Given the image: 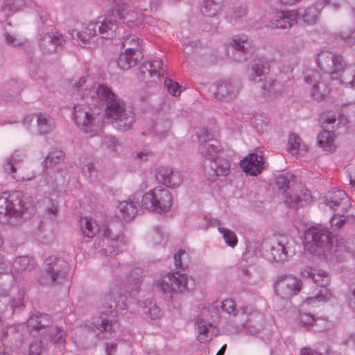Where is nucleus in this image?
Listing matches in <instances>:
<instances>
[{
    "label": "nucleus",
    "mask_w": 355,
    "mask_h": 355,
    "mask_svg": "<svg viewBox=\"0 0 355 355\" xmlns=\"http://www.w3.org/2000/svg\"><path fill=\"white\" fill-rule=\"evenodd\" d=\"M305 249L327 259L343 261L354 255L352 248L343 239H337L327 227H311L304 234Z\"/></svg>",
    "instance_id": "obj_1"
},
{
    "label": "nucleus",
    "mask_w": 355,
    "mask_h": 355,
    "mask_svg": "<svg viewBox=\"0 0 355 355\" xmlns=\"http://www.w3.org/2000/svg\"><path fill=\"white\" fill-rule=\"evenodd\" d=\"M128 308L126 296L113 288L105 294L102 311L98 315L92 318V324L101 332L112 335L119 328V322L116 318L124 315Z\"/></svg>",
    "instance_id": "obj_2"
},
{
    "label": "nucleus",
    "mask_w": 355,
    "mask_h": 355,
    "mask_svg": "<svg viewBox=\"0 0 355 355\" xmlns=\"http://www.w3.org/2000/svg\"><path fill=\"white\" fill-rule=\"evenodd\" d=\"M36 209L33 198L20 191L0 193V215L20 221L31 218Z\"/></svg>",
    "instance_id": "obj_3"
},
{
    "label": "nucleus",
    "mask_w": 355,
    "mask_h": 355,
    "mask_svg": "<svg viewBox=\"0 0 355 355\" xmlns=\"http://www.w3.org/2000/svg\"><path fill=\"white\" fill-rule=\"evenodd\" d=\"M105 105V115L112 121L116 129L125 132L132 128L135 117L133 113L126 110L125 103L123 99L116 95Z\"/></svg>",
    "instance_id": "obj_4"
},
{
    "label": "nucleus",
    "mask_w": 355,
    "mask_h": 355,
    "mask_svg": "<svg viewBox=\"0 0 355 355\" xmlns=\"http://www.w3.org/2000/svg\"><path fill=\"white\" fill-rule=\"evenodd\" d=\"M173 203L172 194L169 190L157 187L145 193L141 199V206L150 212L163 214L168 212Z\"/></svg>",
    "instance_id": "obj_5"
},
{
    "label": "nucleus",
    "mask_w": 355,
    "mask_h": 355,
    "mask_svg": "<svg viewBox=\"0 0 355 355\" xmlns=\"http://www.w3.org/2000/svg\"><path fill=\"white\" fill-rule=\"evenodd\" d=\"M70 266L64 259L58 256L46 258V285L61 286L68 282Z\"/></svg>",
    "instance_id": "obj_6"
},
{
    "label": "nucleus",
    "mask_w": 355,
    "mask_h": 355,
    "mask_svg": "<svg viewBox=\"0 0 355 355\" xmlns=\"http://www.w3.org/2000/svg\"><path fill=\"white\" fill-rule=\"evenodd\" d=\"M315 60L318 67L323 72L322 76L332 80H338L341 72L347 67L342 55L333 54L327 51L320 52Z\"/></svg>",
    "instance_id": "obj_7"
},
{
    "label": "nucleus",
    "mask_w": 355,
    "mask_h": 355,
    "mask_svg": "<svg viewBox=\"0 0 355 355\" xmlns=\"http://www.w3.org/2000/svg\"><path fill=\"white\" fill-rule=\"evenodd\" d=\"M188 278L185 273H181L180 271L175 272H168L162 278L157 281V286L164 295L166 301H171L173 296L177 293H183L188 291Z\"/></svg>",
    "instance_id": "obj_8"
},
{
    "label": "nucleus",
    "mask_w": 355,
    "mask_h": 355,
    "mask_svg": "<svg viewBox=\"0 0 355 355\" xmlns=\"http://www.w3.org/2000/svg\"><path fill=\"white\" fill-rule=\"evenodd\" d=\"M125 245L122 233L114 232L110 227L103 229L101 238H97L94 243V248L105 256L117 255Z\"/></svg>",
    "instance_id": "obj_9"
},
{
    "label": "nucleus",
    "mask_w": 355,
    "mask_h": 355,
    "mask_svg": "<svg viewBox=\"0 0 355 355\" xmlns=\"http://www.w3.org/2000/svg\"><path fill=\"white\" fill-rule=\"evenodd\" d=\"M301 275L303 277L311 278L316 285L322 288L315 297H307L306 300L307 303L310 304L315 300L326 302L331 299L332 294L331 291L327 288L331 279L327 272L311 266H306L301 270Z\"/></svg>",
    "instance_id": "obj_10"
},
{
    "label": "nucleus",
    "mask_w": 355,
    "mask_h": 355,
    "mask_svg": "<svg viewBox=\"0 0 355 355\" xmlns=\"http://www.w3.org/2000/svg\"><path fill=\"white\" fill-rule=\"evenodd\" d=\"M302 282L291 275L277 276L274 281V290L277 296L289 300L297 295L302 288Z\"/></svg>",
    "instance_id": "obj_11"
},
{
    "label": "nucleus",
    "mask_w": 355,
    "mask_h": 355,
    "mask_svg": "<svg viewBox=\"0 0 355 355\" xmlns=\"http://www.w3.org/2000/svg\"><path fill=\"white\" fill-rule=\"evenodd\" d=\"M98 114L99 112H96V107L89 100V103L85 101L84 104L76 105L73 107L72 116L75 123L87 132L94 124L95 115Z\"/></svg>",
    "instance_id": "obj_12"
},
{
    "label": "nucleus",
    "mask_w": 355,
    "mask_h": 355,
    "mask_svg": "<svg viewBox=\"0 0 355 355\" xmlns=\"http://www.w3.org/2000/svg\"><path fill=\"white\" fill-rule=\"evenodd\" d=\"M328 79V78L322 76V74L315 71L304 76L305 83L313 84L311 88V96L315 101H323L330 94L331 87L327 82Z\"/></svg>",
    "instance_id": "obj_13"
},
{
    "label": "nucleus",
    "mask_w": 355,
    "mask_h": 355,
    "mask_svg": "<svg viewBox=\"0 0 355 355\" xmlns=\"http://www.w3.org/2000/svg\"><path fill=\"white\" fill-rule=\"evenodd\" d=\"M214 97L220 101L227 102L236 98L239 93L241 85L239 82L230 79H222L214 85Z\"/></svg>",
    "instance_id": "obj_14"
},
{
    "label": "nucleus",
    "mask_w": 355,
    "mask_h": 355,
    "mask_svg": "<svg viewBox=\"0 0 355 355\" xmlns=\"http://www.w3.org/2000/svg\"><path fill=\"white\" fill-rule=\"evenodd\" d=\"M114 6L112 9V15L121 20L128 26H134L138 19V13L133 4L122 0L118 1L114 0Z\"/></svg>",
    "instance_id": "obj_15"
},
{
    "label": "nucleus",
    "mask_w": 355,
    "mask_h": 355,
    "mask_svg": "<svg viewBox=\"0 0 355 355\" xmlns=\"http://www.w3.org/2000/svg\"><path fill=\"white\" fill-rule=\"evenodd\" d=\"M324 203L335 212L346 213L350 207L349 199L345 191L333 189L324 198Z\"/></svg>",
    "instance_id": "obj_16"
},
{
    "label": "nucleus",
    "mask_w": 355,
    "mask_h": 355,
    "mask_svg": "<svg viewBox=\"0 0 355 355\" xmlns=\"http://www.w3.org/2000/svg\"><path fill=\"white\" fill-rule=\"evenodd\" d=\"M143 278V270L141 268H134L121 282V285L130 297H136L139 293Z\"/></svg>",
    "instance_id": "obj_17"
},
{
    "label": "nucleus",
    "mask_w": 355,
    "mask_h": 355,
    "mask_svg": "<svg viewBox=\"0 0 355 355\" xmlns=\"http://www.w3.org/2000/svg\"><path fill=\"white\" fill-rule=\"evenodd\" d=\"M155 177L159 182L169 188H176L183 181V176L180 171L173 170L167 166L158 168L155 173Z\"/></svg>",
    "instance_id": "obj_18"
},
{
    "label": "nucleus",
    "mask_w": 355,
    "mask_h": 355,
    "mask_svg": "<svg viewBox=\"0 0 355 355\" xmlns=\"http://www.w3.org/2000/svg\"><path fill=\"white\" fill-rule=\"evenodd\" d=\"M275 28L289 29L297 22V12L295 10L277 11L270 20Z\"/></svg>",
    "instance_id": "obj_19"
},
{
    "label": "nucleus",
    "mask_w": 355,
    "mask_h": 355,
    "mask_svg": "<svg viewBox=\"0 0 355 355\" xmlns=\"http://www.w3.org/2000/svg\"><path fill=\"white\" fill-rule=\"evenodd\" d=\"M240 166L246 174L257 176L264 168L263 158L256 153H250L241 161Z\"/></svg>",
    "instance_id": "obj_20"
},
{
    "label": "nucleus",
    "mask_w": 355,
    "mask_h": 355,
    "mask_svg": "<svg viewBox=\"0 0 355 355\" xmlns=\"http://www.w3.org/2000/svg\"><path fill=\"white\" fill-rule=\"evenodd\" d=\"M200 144L198 151L202 157L211 162L218 157V153L221 150L219 142L216 139H204L198 136Z\"/></svg>",
    "instance_id": "obj_21"
},
{
    "label": "nucleus",
    "mask_w": 355,
    "mask_h": 355,
    "mask_svg": "<svg viewBox=\"0 0 355 355\" xmlns=\"http://www.w3.org/2000/svg\"><path fill=\"white\" fill-rule=\"evenodd\" d=\"M116 94L105 84H99L90 92L89 101L94 107L107 104L109 100L115 98Z\"/></svg>",
    "instance_id": "obj_22"
},
{
    "label": "nucleus",
    "mask_w": 355,
    "mask_h": 355,
    "mask_svg": "<svg viewBox=\"0 0 355 355\" xmlns=\"http://www.w3.org/2000/svg\"><path fill=\"white\" fill-rule=\"evenodd\" d=\"M37 268L35 259L29 256H19L15 259L12 263V274L15 279L23 272H30Z\"/></svg>",
    "instance_id": "obj_23"
},
{
    "label": "nucleus",
    "mask_w": 355,
    "mask_h": 355,
    "mask_svg": "<svg viewBox=\"0 0 355 355\" xmlns=\"http://www.w3.org/2000/svg\"><path fill=\"white\" fill-rule=\"evenodd\" d=\"M248 44L247 37L245 35H236L232 38L230 42V46L232 48V59L236 62H244L248 59L250 55L245 44Z\"/></svg>",
    "instance_id": "obj_24"
},
{
    "label": "nucleus",
    "mask_w": 355,
    "mask_h": 355,
    "mask_svg": "<svg viewBox=\"0 0 355 355\" xmlns=\"http://www.w3.org/2000/svg\"><path fill=\"white\" fill-rule=\"evenodd\" d=\"M270 72V64L263 58L254 59L249 70V78L253 82H261Z\"/></svg>",
    "instance_id": "obj_25"
},
{
    "label": "nucleus",
    "mask_w": 355,
    "mask_h": 355,
    "mask_svg": "<svg viewBox=\"0 0 355 355\" xmlns=\"http://www.w3.org/2000/svg\"><path fill=\"white\" fill-rule=\"evenodd\" d=\"M231 162L226 158H216L211 162L210 168L212 172L209 180L215 182L219 177H226L230 173Z\"/></svg>",
    "instance_id": "obj_26"
},
{
    "label": "nucleus",
    "mask_w": 355,
    "mask_h": 355,
    "mask_svg": "<svg viewBox=\"0 0 355 355\" xmlns=\"http://www.w3.org/2000/svg\"><path fill=\"white\" fill-rule=\"evenodd\" d=\"M140 53H137L132 49L126 48L124 52L119 55L116 59L117 65L122 70H128L137 65Z\"/></svg>",
    "instance_id": "obj_27"
},
{
    "label": "nucleus",
    "mask_w": 355,
    "mask_h": 355,
    "mask_svg": "<svg viewBox=\"0 0 355 355\" xmlns=\"http://www.w3.org/2000/svg\"><path fill=\"white\" fill-rule=\"evenodd\" d=\"M118 216L125 221L133 219L138 212V202L130 198L121 201L118 206Z\"/></svg>",
    "instance_id": "obj_28"
},
{
    "label": "nucleus",
    "mask_w": 355,
    "mask_h": 355,
    "mask_svg": "<svg viewBox=\"0 0 355 355\" xmlns=\"http://www.w3.org/2000/svg\"><path fill=\"white\" fill-rule=\"evenodd\" d=\"M295 10L297 12V19H302L308 26L314 25L319 20L320 12L313 5L306 8H298Z\"/></svg>",
    "instance_id": "obj_29"
},
{
    "label": "nucleus",
    "mask_w": 355,
    "mask_h": 355,
    "mask_svg": "<svg viewBox=\"0 0 355 355\" xmlns=\"http://www.w3.org/2000/svg\"><path fill=\"white\" fill-rule=\"evenodd\" d=\"M23 0H0V21H4L12 15L17 11L23 5Z\"/></svg>",
    "instance_id": "obj_30"
},
{
    "label": "nucleus",
    "mask_w": 355,
    "mask_h": 355,
    "mask_svg": "<svg viewBox=\"0 0 355 355\" xmlns=\"http://www.w3.org/2000/svg\"><path fill=\"white\" fill-rule=\"evenodd\" d=\"M223 3V0H203L200 11L205 17H215L221 12Z\"/></svg>",
    "instance_id": "obj_31"
},
{
    "label": "nucleus",
    "mask_w": 355,
    "mask_h": 355,
    "mask_svg": "<svg viewBox=\"0 0 355 355\" xmlns=\"http://www.w3.org/2000/svg\"><path fill=\"white\" fill-rule=\"evenodd\" d=\"M334 134L332 131L323 130L318 135V144L324 151L334 153L336 146L334 144Z\"/></svg>",
    "instance_id": "obj_32"
},
{
    "label": "nucleus",
    "mask_w": 355,
    "mask_h": 355,
    "mask_svg": "<svg viewBox=\"0 0 355 355\" xmlns=\"http://www.w3.org/2000/svg\"><path fill=\"white\" fill-rule=\"evenodd\" d=\"M49 40L46 44V53H53L62 50L64 39L62 34L56 33L55 34L46 33V39Z\"/></svg>",
    "instance_id": "obj_33"
},
{
    "label": "nucleus",
    "mask_w": 355,
    "mask_h": 355,
    "mask_svg": "<svg viewBox=\"0 0 355 355\" xmlns=\"http://www.w3.org/2000/svg\"><path fill=\"white\" fill-rule=\"evenodd\" d=\"M322 320L316 318L310 313L300 312L298 316L299 324L307 329L314 331H322L323 329L318 327V322Z\"/></svg>",
    "instance_id": "obj_34"
},
{
    "label": "nucleus",
    "mask_w": 355,
    "mask_h": 355,
    "mask_svg": "<svg viewBox=\"0 0 355 355\" xmlns=\"http://www.w3.org/2000/svg\"><path fill=\"white\" fill-rule=\"evenodd\" d=\"M99 34L103 38H112L119 30V26L116 20L105 19L102 22L98 21Z\"/></svg>",
    "instance_id": "obj_35"
},
{
    "label": "nucleus",
    "mask_w": 355,
    "mask_h": 355,
    "mask_svg": "<svg viewBox=\"0 0 355 355\" xmlns=\"http://www.w3.org/2000/svg\"><path fill=\"white\" fill-rule=\"evenodd\" d=\"M248 12V8L245 4H239L234 6L231 12L226 15L227 21L232 24H236L240 22L243 18L245 17Z\"/></svg>",
    "instance_id": "obj_36"
},
{
    "label": "nucleus",
    "mask_w": 355,
    "mask_h": 355,
    "mask_svg": "<svg viewBox=\"0 0 355 355\" xmlns=\"http://www.w3.org/2000/svg\"><path fill=\"white\" fill-rule=\"evenodd\" d=\"M143 313L150 319L156 320L162 315V309L157 306L153 299H146L144 302Z\"/></svg>",
    "instance_id": "obj_37"
},
{
    "label": "nucleus",
    "mask_w": 355,
    "mask_h": 355,
    "mask_svg": "<svg viewBox=\"0 0 355 355\" xmlns=\"http://www.w3.org/2000/svg\"><path fill=\"white\" fill-rule=\"evenodd\" d=\"M75 89L78 91L82 99L86 101L89 103L90 92H92L93 89L91 87V83L88 81L87 77H81L74 85Z\"/></svg>",
    "instance_id": "obj_38"
},
{
    "label": "nucleus",
    "mask_w": 355,
    "mask_h": 355,
    "mask_svg": "<svg viewBox=\"0 0 355 355\" xmlns=\"http://www.w3.org/2000/svg\"><path fill=\"white\" fill-rule=\"evenodd\" d=\"M295 180L296 177L293 173L286 172L276 177L275 185L279 191L284 193L290 188L291 182Z\"/></svg>",
    "instance_id": "obj_39"
},
{
    "label": "nucleus",
    "mask_w": 355,
    "mask_h": 355,
    "mask_svg": "<svg viewBox=\"0 0 355 355\" xmlns=\"http://www.w3.org/2000/svg\"><path fill=\"white\" fill-rule=\"evenodd\" d=\"M309 195L306 193H289L286 196L285 203L291 208H297L299 206H303L302 202L309 200Z\"/></svg>",
    "instance_id": "obj_40"
},
{
    "label": "nucleus",
    "mask_w": 355,
    "mask_h": 355,
    "mask_svg": "<svg viewBox=\"0 0 355 355\" xmlns=\"http://www.w3.org/2000/svg\"><path fill=\"white\" fill-rule=\"evenodd\" d=\"M198 329V340L201 343H205L211 340V336H209V327L211 326L210 322H206L203 319H200L196 322Z\"/></svg>",
    "instance_id": "obj_41"
},
{
    "label": "nucleus",
    "mask_w": 355,
    "mask_h": 355,
    "mask_svg": "<svg viewBox=\"0 0 355 355\" xmlns=\"http://www.w3.org/2000/svg\"><path fill=\"white\" fill-rule=\"evenodd\" d=\"M65 158V153L60 149L55 148L49 152L46 156V168L56 166L62 162Z\"/></svg>",
    "instance_id": "obj_42"
},
{
    "label": "nucleus",
    "mask_w": 355,
    "mask_h": 355,
    "mask_svg": "<svg viewBox=\"0 0 355 355\" xmlns=\"http://www.w3.org/2000/svg\"><path fill=\"white\" fill-rule=\"evenodd\" d=\"M80 225L83 234L88 238H92L99 231L98 225H94L87 217L80 220Z\"/></svg>",
    "instance_id": "obj_43"
},
{
    "label": "nucleus",
    "mask_w": 355,
    "mask_h": 355,
    "mask_svg": "<svg viewBox=\"0 0 355 355\" xmlns=\"http://www.w3.org/2000/svg\"><path fill=\"white\" fill-rule=\"evenodd\" d=\"M329 352L330 346L327 344L321 343L315 349L309 347L302 348L300 355H329Z\"/></svg>",
    "instance_id": "obj_44"
},
{
    "label": "nucleus",
    "mask_w": 355,
    "mask_h": 355,
    "mask_svg": "<svg viewBox=\"0 0 355 355\" xmlns=\"http://www.w3.org/2000/svg\"><path fill=\"white\" fill-rule=\"evenodd\" d=\"M67 337V332L62 327L55 326L49 331L50 341L55 345H64Z\"/></svg>",
    "instance_id": "obj_45"
},
{
    "label": "nucleus",
    "mask_w": 355,
    "mask_h": 355,
    "mask_svg": "<svg viewBox=\"0 0 355 355\" xmlns=\"http://www.w3.org/2000/svg\"><path fill=\"white\" fill-rule=\"evenodd\" d=\"M341 84L355 88V67L346 68L341 72L339 79Z\"/></svg>",
    "instance_id": "obj_46"
},
{
    "label": "nucleus",
    "mask_w": 355,
    "mask_h": 355,
    "mask_svg": "<svg viewBox=\"0 0 355 355\" xmlns=\"http://www.w3.org/2000/svg\"><path fill=\"white\" fill-rule=\"evenodd\" d=\"M42 314L36 312L33 313L27 320V327L31 331H38L43 329L44 325L42 324Z\"/></svg>",
    "instance_id": "obj_47"
},
{
    "label": "nucleus",
    "mask_w": 355,
    "mask_h": 355,
    "mask_svg": "<svg viewBox=\"0 0 355 355\" xmlns=\"http://www.w3.org/2000/svg\"><path fill=\"white\" fill-rule=\"evenodd\" d=\"M218 230L223 235V238L228 246L234 248L237 245L238 239L232 230L221 227H219Z\"/></svg>",
    "instance_id": "obj_48"
},
{
    "label": "nucleus",
    "mask_w": 355,
    "mask_h": 355,
    "mask_svg": "<svg viewBox=\"0 0 355 355\" xmlns=\"http://www.w3.org/2000/svg\"><path fill=\"white\" fill-rule=\"evenodd\" d=\"M270 253L273 259L277 262L283 261L287 257L286 248L280 243H277L271 247Z\"/></svg>",
    "instance_id": "obj_49"
},
{
    "label": "nucleus",
    "mask_w": 355,
    "mask_h": 355,
    "mask_svg": "<svg viewBox=\"0 0 355 355\" xmlns=\"http://www.w3.org/2000/svg\"><path fill=\"white\" fill-rule=\"evenodd\" d=\"M221 309L223 311L232 314L234 315H237L241 313L243 315H245V311L241 310L239 311L236 308V303L232 299H225L220 303Z\"/></svg>",
    "instance_id": "obj_50"
},
{
    "label": "nucleus",
    "mask_w": 355,
    "mask_h": 355,
    "mask_svg": "<svg viewBox=\"0 0 355 355\" xmlns=\"http://www.w3.org/2000/svg\"><path fill=\"white\" fill-rule=\"evenodd\" d=\"M123 48H130L132 51L137 52L139 49V38L134 35H128L122 39Z\"/></svg>",
    "instance_id": "obj_51"
},
{
    "label": "nucleus",
    "mask_w": 355,
    "mask_h": 355,
    "mask_svg": "<svg viewBox=\"0 0 355 355\" xmlns=\"http://www.w3.org/2000/svg\"><path fill=\"white\" fill-rule=\"evenodd\" d=\"M302 139L296 134L292 133L289 135L288 141V150L292 155L298 153Z\"/></svg>",
    "instance_id": "obj_52"
},
{
    "label": "nucleus",
    "mask_w": 355,
    "mask_h": 355,
    "mask_svg": "<svg viewBox=\"0 0 355 355\" xmlns=\"http://www.w3.org/2000/svg\"><path fill=\"white\" fill-rule=\"evenodd\" d=\"M345 213L336 212L330 220L331 227L334 230H339L342 228L347 223L348 216L344 215Z\"/></svg>",
    "instance_id": "obj_53"
},
{
    "label": "nucleus",
    "mask_w": 355,
    "mask_h": 355,
    "mask_svg": "<svg viewBox=\"0 0 355 355\" xmlns=\"http://www.w3.org/2000/svg\"><path fill=\"white\" fill-rule=\"evenodd\" d=\"M265 81L262 85V90L264 95L270 96V94H275V87L277 84V80L274 78H264Z\"/></svg>",
    "instance_id": "obj_54"
},
{
    "label": "nucleus",
    "mask_w": 355,
    "mask_h": 355,
    "mask_svg": "<svg viewBox=\"0 0 355 355\" xmlns=\"http://www.w3.org/2000/svg\"><path fill=\"white\" fill-rule=\"evenodd\" d=\"M33 119H36L37 131L40 135H42L44 134L43 127L44 126V116L42 114L39 115L33 114L31 116H27L24 119V123H29L30 121H32Z\"/></svg>",
    "instance_id": "obj_55"
},
{
    "label": "nucleus",
    "mask_w": 355,
    "mask_h": 355,
    "mask_svg": "<svg viewBox=\"0 0 355 355\" xmlns=\"http://www.w3.org/2000/svg\"><path fill=\"white\" fill-rule=\"evenodd\" d=\"M183 256L188 255L184 250L180 249L177 253L174 254L173 258L176 268H180L184 271L188 266L187 263H183Z\"/></svg>",
    "instance_id": "obj_56"
},
{
    "label": "nucleus",
    "mask_w": 355,
    "mask_h": 355,
    "mask_svg": "<svg viewBox=\"0 0 355 355\" xmlns=\"http://www.w3.org/2000/svg\"><path fill=\"white\" fill-rule=\"evenodd\" d=\"M164 84L167 87L168 92L173 96H177L180 94V86L177 82L173 81L169 78H166Z\"/></svg>",
    "instance_id": "obj_57"
},
{
    "label": "nucleus",
    "mask_w": 355,
    "mask_h": 355,
    "mask_svg": "<svg viewBox=\"0 0 355 355\" xmlns=\"http://www.w3.org/2000/svg\"><path fill=\"white\" fill-rule=\"evenodd\" d=\"M6 42L8 44L12 46H21L26 44L28 43V40L26 39H19L13 35H10L8 33L4 34Z\"/></svg>",
    "instance_id": "obj_58"
},
{
    "label": "nucleus",
    "mask_w": 355,
    "mask_h": 355,
    "mask_svg": "<svg viewBox=\"0 0 355 355\" xmlns=\"http://www.w3.org/2000/svg\"><path fill=\"white\" fill-rule=\"evenodd\" d=\"M17 155H12L10 157H9L6 162L3 164L4 170L6 173L8 174H14L16 173V166H17V162H16V156Z\"/></svg>",
    "instance_id": "obj_59"
},
{
    "label": "nucleus",
    "mask_w": 355,
    "mask_h": 355,
    "mask_svg": "<svg viewBox=\"0 0 355 355\" xmlns=\"http://www.w3.org/2000/svg\"><path fill=\"white\" fill-rule=\"evenodd\" d=\"M23 299L24 293H19L16 298L10 299L8 304H10V307L13 311L16 310L21 311L24 307Z\"/></svg>",
    "instance_id": "obj_60"
},
{
    "label": "nucleus",
    "mask_w": 355,
    "mask_h": 355,
    "mask_svg": "<svg viewBox=\"0 0 355 355\" xmlns=\"http://www.w3.org/2000/svg\"><path fill=\"white\" fill-rule=\"evenodd\" d=\"M148 62V64L150 65V73L153 77H156L157 79H159V70H162L163 62L162 60H153Z\"/></svg>",
    "instance_id": "obj_61"
},
{
    "label": "nucleus",
    "mask_w": 355,
    "mask_h": 355,
    "mask_svg": "<svg viewBox=\"0 0 355 355\" xmlns=\"http://www.w3.org/2000/svg\"><path fill=\"white\" fill-rule=\"evenodd\" d=\"M43 345L41 340H35L29 345L28 355H42Z\"/></svg>",
    "instance_id": "obj_62"
},
{
    "label": "nucleus",
    "mask_w": 355,
    "mask_h": 355,
    "mask_svg": "<svg viewBox=\"0 0 355 355\" xmlns=\"http://www.w3.org/2000/svg\"><path fill=\"white\" fill-rule=\"evenodd\" d=\"M146 74H148V76L153 78L150 73V65L148 64V62H144L139 67L138 78L140 79H144L146 77Z\"/></svg>",
    "instance_id": "obj_63"
},
{
    "label": "nucleus",
    "mask_w": 355,
    "mask_h": 355,
    "mask_svg": "<svg viewBox=\"0 0 355 355\" xmlns=\"http://www.w3.org/2000/svg\"><path fill=\"white\" fill-rule=\"evenodd\" d=\"M10 302L9 294L6 290H0V311H3Z\"/></svg>",
    "instance_id": "obj_64"
}]
</instances>
